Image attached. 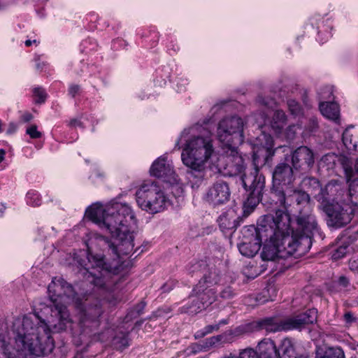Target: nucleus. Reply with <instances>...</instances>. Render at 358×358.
Here are the masks:
<instances>
[{"instance_id":"nucleus-1","label":"nucleus","mask_w":358,"mask_h":358,"mask_svg":"<svg viewBox=\"0 0 358 358\" xmlns=\"http://www.w3.org/2000/svg\"><path fill=\"white\" fill-rule=\"evenodd\" d=\"M48 296L52 312L55 313L50 324L44 320L36 318V324L30 317L24 316L16 318L13 324V331L15 334V343L17 350L28 352L37 357L48 355L55 348L54 341L50 335V328L55 333L65 331L72 321L66 307L62 303L74 304L78 312L79 324L83 329L92 330L99 324V318L103 313L101 301L95 299L88 303L83 302L73 286L62 278L55 277L48 287Z\"/></svg>"},{"instance_id":"nucleus-2","label":"nucleus","mask_w":358,"mask_h":358,"mask_svg":"<svg viewBox=\"0 0 358 358\" xmlns=\"http://www.w3.org/2000/svg\"><path fill=\"white\" fill-rule=\"evenodd\" d=\"M343 166L348 189L332 180L316 196L327 225L335 229L350 224L358 212V159H347Z\"/></svg>"},{"instance_id":"nucleus-3","label":"nucleus","mask_w":358,"mask_h":358,"mask_svg":"<svg viewBox=\"0 0 358 358\" xmlns=\"http://www.w3.org/2000/svg\"><path fill=\"white\" fill-rule=\"evenodd\" d=\"M136 224H128L120 227L118 231L112 235L114 241L112 242L102 238L105 249L114 255L111 262L106 259V256L101 254L83 252L76 255L75 264L80 267L79 273L87 282L99 287L108 286L112 275L118 274L122 270V264L119 257L121 255H129L134 250V235L131 231Z\"/></svg>"},{"instance_id":"nucleus-4","label":"nucleus","mask_w":358,"mask_h":358,"mask_svg":"<svg viewBox=\"0 0 358 358\" xmlns=\"http://www.w3.org/2000/svg\"><path fill=\"white\" fill-rule=\"evenodd\" d=\"M262 222V227L273 231L263 239L264 245L261 254L263 260L274 261L290 256L299 258L310 250L311 239L289 228V217L281 210H277L275 215H265Z\"/></svg>"},{"instance_id":"nucleus-5","label":"nucleus","mask_w":358,"mask_h":358,"mask_svg":"<svg viewBox=\"0 0 358 358\" xmlns=\"http://www.w3.org/2000/svg\"><path fill=\"white\" fill-rule=\"evenodd\" d=\"M257 143L253 148L252 159L255 168L250 173H244L241 180L248 192L243 202L245 215H250L262 199L265 187V177L259 173V168L271 166L275 155L273 141L270 135L262 133L257 138Z\"/></svg>"},{"instance_id":"nucleus-6","label":"nucleus","mask_w":358,"mask_h":358,"mask_svg":"<svg viewBox=\"0 0 358 358\" xmlns=\"http://www.w3.org/2000/svg\"><path fill=\"white\" fill-rule=\"evenodd\" d=\"M275 196L286 213L281 211L289 217V228H290V215L296 216L297 227L294 231L312 240L313 232L317 229V223L310 210L309 194L303 190L289 187L275 189Z\"/></svg>"},{"instance_id":"nucleus-7","label":"nucleus","mask_w":358,"mask_h":358,"mask_svg":"<svg viewBox=\"0 0 358 358\" xmlns=\"http://www.w3.org/2000/svg\"><path fill=\"white\" fill-rule=\"evenodd\" d=\"M207 131L197 136H192L186 141L181 153L182 163L189 170L187 172L192 187H198L204 178L205 164L214 152L211 138Z\"/></svg>"},{"instance_id":"nucleus-8","label":"nucleus","mask_w":358,"mask_h":358,"mask_svg":"<svg viewBox=\"0 0 358 358\" xmlns=\"http://www.w3.org/2000/svg\"><path fill=\"white\" fill-rule=\"evenodd\" d=\"M87 217L114 235L120 227L136 224V220L130 206L125 203H115L104 208L99 204L89 207L85 212Z\"/></svg>"},{"instance_id":"nucleus-9","label":"nucleus","mask_w":358,"mask_h":358,"mask_svg":"<svg viewBox=\"0 0 358 358\" xmlns=\"http://www.w3.org/2000/svg\"><path fill=\"white\" fill-rule=\"evenodd\" d=\"M136 202L143 210L157 213L164 209L166 199L156 182H143L136 192Z\"/></svg>"},{"instance_id":"nucleus-10","label":"nucleus","mask_w":358,"mask_h":358,"mask_svg":"<svg viewBox=\"0 0 358 358\" xmlns=\"http://www.w3.org/2000/svg\"><path fill=\"white\" fill-rule=\"evenodd\" d=\"M243 120L238 116L222 120L217 127V137L226 147L237 146L243 143Z\"/></svg>"},{"instance_id":"nucleus-11","label":"nucleus","mask_w":358,"mask_h":358,"mask_svg":"<svg viewBox=\"0 0 358 358\" xmlns=\"http://www.w3.org/2000/svg\"><path fill=\"white\" fill-rule=\"evenodd\" d=\"M272 229L265 228L262 224L255 227L250 225L243 231V240L238 245V250L242 255L252 257L259 250L264 236L272 234Z\"/></svg>"},{"instance_id":"nucleus-12","label":"nucleus","mask_w":358,"mask_h":358,"mask_svg":"<svg viewBox=\"0 0 358 358\" xmlns=\"http://www.w3.org/2000/svg\"><path fill=\"white\" fill-rule=\"evenodd\" d=\"M192 292L195 296H197V302L195 308L189 307L185 310L189 314H196L211 305L217 299L216 291L210 286L204 285L203 281H199Z\"/></svg>"},{"instance_id":"nucleus-13","label":"nucleus","mask_w":358,"mask_h":358,"mask_svg":"<svg viewBox=\"0 0 358 358\" xmlns=\"http://www.w3.org/2000/svg\"><path fill=\"white\" fill-rule=\"evenodd\" d=\"M254 324H247L235 329L234 333H224L217 336L210 337L206 339L202 343L198 345V350L200 351H208L212 348L217 347L219 344L230 343L233 342V334L240 336L253 329Z\"/></svg>"},{"instance_id":"nucleus-14","label":"nucleus","mask_w":358,"mask_h":358,"mask_svg":"<svg viewBox=\"0 0 358 358\" xmlns=\"http://www.w3.org/2000/svg\"><path fill=\"white\" fill-rule=\"evenodd\" d=\"M293 169L287 162H280L275 166L272 173V191L274 194L275 189L291 187L295 179Z\"/></svg>"},{"instance_id":"nucleus-15","label":"nucleus","mask_w":358,"mask_h":358,"mask_svg":"<svg viewBox=\"0 0 358 358\" xmlns=\"http://www.w3.org/2000/svg\"><path fill=\"white\" fill-rule=\"evenodd\" d=\"M230 195L229 184L224 180H217L208 189L205 199L210 205L217 206L227 203Z\"/></svg>"},{"instance_id":"nucleus-16","label":"nucleus","mask_w":358,"mask_h":358,"mask_svg":"<svg viewBox=\"0 0 358 358\" xmlns=\"http://www.w3.org/2000/svg\"><path fill=\"white\" fill-rule=\"evenodd\" d=\"M291 162L295 170L303 172L309 171L315 163L313 151L306 146H301L291 155Z\"/></svg>"},{"instance_id":"nucleus-17","label":"nucleus","mask_w":358,"mask_h":358,"mask_svg":"<svg viewBox=\"0 0 358 358\" xmlns=\"http://www.w3.org/2000/svg\"><path fill=\"white\" fill-rule=\"evenodd\" d=\"M150 171L152 176L162 178L166 182L174 184L178 182V176L165 158L159 157L155 160Z\"/></svg>"},{"instance_id":"nucleus-18","label":"nucleus","mask_w":358,"mask_h":358,"mask_svg":"<svg viewBox=\"0 0 358 358\" xmlns=\"http://www.w3.org/2000/svg\"><path fill=\"white\" fill-rule=\"evenodd\" d=\"M317 314L316 309L312 308L304 313L285 319L286 331L301 329L306 325L313 324L317 321Z\"/></svg>"},{"instance_id":"nucleus-19","label":"nucleus","mask_w":358,"mask_h":358,"mask_svg":"<svg viewBox=\"0 0 358 358\" xmlns=\"http://www.w3.org/2000/svg\"><path fill=\"white\" fill-rule=\"evenodd\" d=\"M226 166L225 169L229 176L241 174L245 170V166L243 157L238 153L237 146L226 147Z\"/></svg>"},{"instance_id":"nucleus-20","label":"nucleus","mask_w":358,"mask_h":358,"mask_svg":"<svg viewBox=\"0 0 358 358\" xmlns=\"http://www.w3.org/2000/svg\"><path fill=\"white\" fill-rule=\"evenodd\" d=\"M258 358H279L280 352L274 342L269 338L261 341L256 349Z\"/></svg>"},{"instance_id":"nucleus-21","label":"nucleus","mask_w":358,"mask_h":358,"mask_svg":"<svg viewBox=\"0 0 358 358\" xmlns=\"http://www.w3.org/2000/svg\"><path fill=\"white\" fill-rule=\"evenodd\" d=\"M285 320H280L273 317H268L259 321L257 324L261 329H266V331L276 332L286 331Z\"/></svg>"},{"instance_id":"nucleus-22","label":"nucleus","mask_w":358,"mask_h":358,"mask_svg":"<svg viewBox=\"0 0 358 358\" xmlns=\"http://www.w3.org/2000/svg\"><path fill=\"white\" fill-rule=\"evenodd\" d=\"M217 262V266L208 264L207 272L199 281H203L204 285H208L209 286L218 283L220 280V266L222 265V261L218 259Z\"/></svg>"},{"instance_id":"nucleus-23","label":"nucleus","mask_w":358,"mask_h":358,"mask_svg":"<svg viewBox=\"0 0 358 358\" xmlns=\"http://www.w3.org/2000/svg\"><path fill=\"white\" fill-rule=\"evenodd\" d=\"M278 350L280 352L279 358H304L296 353L294 343L289 338H285L282 341Z\"/></svg>"},{"instance_id":"nucleus-24","label":"nucleus","mask_w":358,"mask_h":358,"mask_svg":"<svg viewBox=\"0 0 358 358\" xmlns=\"http://www.w3.org/2000/svg\"><path fill=\"white\" fill-rule=\"evenodd\" d=\"M322 114L331 120H336L339 116V106L335 102L322 101L320 103Z\"/></svg>"},{"instance_id":"nucleus-25","label":"nucleus","mask_w":358,"mask_h":358,"mask_svg":"<svg viewBox=\"0 0 358 358\" xmlns=\"http://www.w3.org/2000/svg\"><path fill=\"white\" fill-rule=\"evenodd\" d=\"M218 223L220 229L223 232L235 230L238 226V222L235 217L229 213L222 214L218 218Z\"/></svg>"},{"instance_id":"nucleus-26","label":"nucleus","mask_w":358,"mask_h":358,"mask_svg":"<svg viewBox=\"0 0 358 358\" xmlns=\"http://www.w3.org/2000/svg\"><path fill=\"white\" fill-rule=\"evenodd\" d=\"M287 117L285 112L282 110H276L271 122L272 129L276 133H280L287 124Z\"/></svg>"},{"instance_id":"nucleus-27","label":"nucleus","mask_w":358,"mask_h":358,"mask_svg":"<svg viewBox=\"0 0 358 358\" xmlns=\"http://www.w3.org/2000/svg\"><path fill=\"white\" fill-rule=\"evenodd\" d=\"M113 345L118 350H122L129 345L128 334L121 333L113 339Z\"/></svg>"},{"instance_id":"nucleus-28","label":"nucleus","mask_w":358,"mask_h":358,"mask_svg":"<svg viewBox=\"0 0 358 358\" xmlns=\"http://www.w3.org/2000/svg\"><path fill=\"white\" fill-rule=\"evenodd\" d=\"M208 265L204 260L194 259L187 265V269L190 273H195L203 271Z\"/></svg>"},{"instance_id":"nucleus-29","label":"nucleus","mask_w":358,"mask_h":358,"mask_svg":"<svg viewBox=\"0 0 358 358\" xmlns=\"http://www.w3.org/2000/svg\"><path fill=\"white\" fill-rule=\"evenodd\" d=\"M288 110L291 115L294 117H299L303 115V108L301 104L294 99L287 101Z\"/></svg>"},{"instance_id":"nucleus-30","label":"nucleus","mask_w":358,"mask_h":358,"mask_svg":"<svg viewBox=\"0 0 358 358\" xmlns=\"http://www.w3.org/2000/svg\"><path fill=\"white\" fill-rule=\"evenodd\" d=\"M320 358H345L344 352L340 348H329Z\"/></svg>"},{"instance_id":"nucleus-31","label":"nucleus","mask_w":358,"mask_h":358,"mask_svg":"<svg viewBox=\"0 0 358 358\" xmlns=\"http://www.w3.org/2000/svg\"><path fill=\"white\" fill-rule=\"evenodd\" d=\"M343 142L345 146L349 150H354L356 149L357 144L356 142H353L352 139V136L350 134L348 129H345L343 133Z\"/></svg>"},{"instance_id":"nucleus-32","label":"nucleus","mask_w":358,"mask_h":358,"mask_svg":"<svg viewBox=\"0 0 358 358\" xmlns=\"http://www.w3.org/2000/svg\"><path fill=\"white\" fill-rule=\"evenodd\" d=\"M303 182L306 187L312 188L313 189L315 190L320 189V192H321V189H323L321 188L320 181L315 178H306L303 180Z\"/></svg>"},{"instance_id":"nucleus-33","label":"nucleus","mask_w":358,"mask_h":358,"mask_svg":"<svg viewBox=\"0 0 358 358\" xmlns=\"http://www.w3.org/2000/svg\"><path fill=\"white\" fill-rule=\"evenodd\" d=\"M235 358H258L255 350L251 348L242 349L239 351L238 355Z\"/></svg>"},{"instance_id":"nucleus-34","label":"nucleus","mask_w":358,"mask_h":358,"mask_svg":"<svg viewBox=\"0 0 358 358\" xmlns=\"http://www.w3.org/2000/svg\"><path fill=\"white\" fill-rule=\"evenodd\" d=\"M236 295L234 289L231 286L223 287L220 291L219 296L224 300L231 299Z\"/></svg>"},{"instance_id":"nucleus-35","label":"nucleus","mask_w":358,"mask_h":358,"mask_svg":"<svg viewBox=\"0 0 358 358\" xmlns=\"http://www.w3.org/2000/svg\"><path fill=\"white\" fill-rule=\"evenodd\" d=\"M34 96L36 103H43L46 99L47 94L45 90L41 87H36L34 90Z\"/></svg>"},{"instance_id":"nucleus-36","label":"nucleus","mask_w":358,"mask_h":358,"mask_svg":"<svg viewBox=\"0 0 358 358\" xmlns=\"http://www.w3.org/2000/svg\"><path fill=\"white\" fill-rule=\"evenodd\" d=\"M219 330V324L207 325L203 330L198 331L195 335L196 338H199L205 336L206 335L212 333L214 331Z\"/></svg>"},{"instance_id":"nucleus-37","label":"nucleus","mask_w":358,"mask_h":358,"mask_svg":"<svg viewBox=\"0 0 358 358\" xmlns=\"http://www.w3.org/2000/svg\"><path fill=\"white\" fill-rule=\"evenodd\" d=\"M257 102L267 108H273L275 106V101L272 98L264 97L262 95L258 96Z\"/></svg>"},{"instance_id":"nucleus-38","label":"nucleus","mask_w":358,"mask_h":358,"mask_svg":"<svg viewBox=\"0 0 358 358\" xmlns=\"http://www.w3.org/2000/svg\"><path fill=\"white\" fill-rule=\"evenodd\" d=\"M348 252V246L347 245H340L333 253V258L338 259L342 258Z\"/></svg>"},{"instance_id":"nucleus-39","label":"nucleus","mask_w":358,"mask_h":358,"mask_svg":"<svg viewBox=\"0 0 358 358\" xmlns=\"http://www.w3.org/2000/svg\"><path fill=\"white\" fill-rule=\"evenodd\" d=\"M145 307V303L141 301V303H138L130 312L131 317H137L138 316H140Z\"/></svg>"},{"instance_id":"nucleus-40","label":"nucleus","mask_w":358,"mask_h":358,"mask_svg":"<svg viewBox=\"0 0 358 358\" xmlns=\"http://www.w3.org/2000/svg\"><path fill=\"white\" fill-rule=\"evenodd\" d=\"M319 99H329L332 95V89L330 87H324L321 92H318Z\"/></svg>"},{"instance_id":"nucleus-41","label":"nucleus","mask_w":358,"mask_h":358,"mask_svg":"<svg viewBox=\"0 0 358 358\" xmlns=\"http://www.w3.org/2000/svg\"><path fill=\"white\" fill-rule=\"evenodd\" d=\"M27 134H28L32 138H38L41 136V133L37 131V127L32 125L27 129Z\"/></svg>"},{"instance_id":"nucleus-42","label":"nucleus","mask_w":358,"mask_h":358,"mask_svg":"<svg viewBox=\"0 0 358 358\" xmlns=\"http://www.w3.org/2000/svg\"><path fill=\"white\" fill-rule=\"evenodd\" d=\"M27 197L29 202L33 206H38L41 204L40 199L36 194L28 193Z\"/></svg>"},{"instance_id":"nucleus-43","label":"nucleus","mask_w":358,"mask_h":358,"mask_svg":"<svg viewBox=\"0 0 358 358\" xmlns=\"http://www.w3.org/2000/svg\"><path fill=\"white\" fill-rule=\"evenodd\" d=\"M344 320L347 324H352L355 321V318L350 312L345 313L344 314Z\"/></svg>"},{"instance_id":"nucleus-44","label":"nucleus","mask_w":358,"mask_h":358,"mask_svg":"<svg viewBox=\"0 0 358 358\" xmlns=\"http://www.w3.org/2000/svg\"><path fill=\"white\" fill-rule=\"evenodd\" d=\"M338 282L339 285L342 286L343 287H347L350 284L348 278L344 275L339 277Z\"/></svg>"},{"instance_id":"nucleus-45","label":"nucleus","mask_w":358,"mask_h":358,"mask_svg":"<svg viewBox=\"0 0 358 358\" xmlns=\"http://www.w3.org/2000/svg\"><path fill=\"white\" fill-rule=\"evenodd\" d=\"M192 298V303L190 306H183L182 308V312L183 313H186L185 310L187 308H189V307H196L195 306L196 305V302H197V296H195V295L192 293V295L191 296ZM187 313H189L188 312H187Z\"/></svg>"},{"instance_id":"nucleus-46","label":"nucleus","mask_w":358,"mask_h":358,"mask_svg":"<svg viewBox=\"0 0 358 358\" xmlns=\"http://www.w3.org/2000/svg\"><path fill=\"white\" fill-rule=\"evenodd\" d=\"M79 90H80V87L78 85H73L69 87V92L73 97L78 92Z\"/></svg>"},{"instance_id":"nucleus-47","label":"nucleus","mask_w":358,"mask_h":358,"mask_svg":"<svg viewBox=\"0 0 358 358\" xmlns=\"http://www.w3.org/2000/svg\"><path fill=\"white\" fill-rule=\"evenodd\" d=\"M33 119V115L30 113H25L21 116V120L23 122H28Z\"/></svg>"},{"instance_id":"nucleus-48","label":"nucleus","mask_w":358,"mask_h":358,"mask_svg":"<svg viewBox=\"0 0 358 358\" xmlns=\"http://www.w3.org/2000/svg\"><path fill=\"white\" fill-rule=\"evenodd\" d=\"M318 125H317V120L313 119L310 120V126H309V129L310 131H315V129L316 128H317Z\"/></svg>"},{"instance_id":"nucleus-49","label":"nucleus","mask_w":358,"mask_h":358,"mask_svg":"<svg viewBox=\"0 0 358 358\" xmlns=\"http://www.w3.org/2000/svg\"><path fill=\"white\" fill-rule=\"evenodd\" d=\"M263 297L262 296L261 294L258 295L255 299H256V301L257 302V305H259V304H264L266 301H267V299H262Z\"/></svg>"},{"instance_id":"nucleus-50","label":"nucleus","mask_w":358,"mask_h":358,"mask_svg":"<svg viewBox=\"0 0 358 358\" xmlns=\"http://www.w3.org/2000/svg\"><path fill=\"white\" fill-rule=\"evenodd\" d=\"M70 125L72 127L80 126L81 122L78 120L73 119L70 121Z\"/></svg>"},{"instance_id":"nucleus-51","label":"nucleus","mask_w":358,"mask_h":358,"mask_svg":"<svg viewBox=\"0 0 358 358\" xmlns=\"http://www.w3.org/2000/svg\"><path fill=\"white\" fill-rule=\"evenodd\" d=\"M6 152L3 150L0 149V163L3 161Z\"/></svg>"},{"instance_id":"nucleus-52","label":"nucleus","mask_w":358,"mask_h":358,"mask_svg":"<svg viewBox=\"0 0 358 358\" xmlns=\"http://www.w3.org/2000/svg\"><path fill=\"white\" fill-rule=\"evenodd\" d=\"M228 324V320L227 319H224V320H222L219 322V323H217V324H219V328L220 327V326L222 325H226Z\"/></svg>"},{"instance_id":"nucleus-53","label":"nucleus","mask_w":358,"mask_h":358,"mask_svg":"<svg viewBox=\"0 0 358 358\" xmlns=\"http://www.w3.org/2000/svg\"><path fill=\"white\" fill-rule=\"evenodd\" d=\"M36 43V40H34V41H31V40H27L25 41V45L26 46H30L32 43Z\"/></svg>"},{"instance_id":"nucleus-54","label":"nucleus","mask_w":358,"mask_h":358,"mask_svg":"<svg viewBox=\"0 0 358 358\" xmlns=\"http://www.w3.org/2000/svg\"><path fill=\"white\" fill-rule=\"evenodd\" d=\"M143 251V249H141V247L136 248V249L134 250V253H137V255H140Z\"/></svg>"},{"instance_id":"nucleus-55","label":"nucleus","mask_w":358,"mask_h":358,"mask_svg":"<svg viewBox=\"0 0 358 358\" xmlns=\"http://www.w3.org/2000/svg\"><path fill=\"white\" fill-rule=\"evenodd\" d=\"M353 263H354V262H350V268H351V269H354Z\"/></svg>"},{"instance_id":"nucleus-56","label":"nucleus","mask_w":358,"mask_h":358,"mask_svg":"<svg viewBox=\"0 0 358 358\" xmlns=\"http://www.w3.org/2000/svg\"><path fill=\"white\" fill-rule=\"evenodd\" d=\"M8 358H19V357H16V356H14V357H8Z\"/></svg>"}]
</instances>
